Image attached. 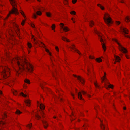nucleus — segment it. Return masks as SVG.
I'll return each instance as SVG.
<instances>
[{
  "label": "nucleus",
  "instance_id": "a19ab883",
  "mask_svg": "<svg viewBox=\"0 0 130 130\" xmlns=\"http://www.w3.org/2000/svg\"><path fill=\"white\" fill-rule=\"evenodd\" d=\"M89 58L91 59H94V57L93 56H89Z\"/></svg>",
  "mask_w": 130,
  "mask_h": 130
},
{
  "label": "nucleus",
  "instance_id": "5701e85b",
  "mask_svg": "<svg viewBox=\"0 0 130 130\" xmlns=\"http://www.w3.org/2000/svg\"><path fill=\"white\" fill-rule=\"evenodd\" d=\"M7 117V113H4L2 116L3 118H6Z\"/></svg>",
  "mask_w": 130,
  "mask_h": 130
},
{
  "label": "nucleus",
  "instance_id": "423d86ee",
  "mask_svg": "<svg viewBox=\"0 0 130 130\" xmlns=\"http://www.w3.org/2000/svg\"><path fill=\"white\" fill-rule=\"evenodd\" d=\"M104 20L105 22L108 26L112 23V22L111 18L108 14H105V17L104 18Z\"/></svg>",
  "mask_w": 130,
  "mask_h": 130
},
{
  "label": "nucleus",
  "instance_id": "49530a36",
  "mask_svg": "<svg viewBox=\"0 0 130 130\" xmlns=\"http://www.w3.org/2000/svg\"><path fill=\"white\" fill-rule=\"evenodd\" d=\"M55 49L57 51L59 52V49L58 47L56 46L55 47Z\"/></svg>",
  "mask_w": 130,
  "mask_h": 130
},
{
  "label": "nucleus",
  "instance_id": "473e14b6",
  "mask_svg": "<svg viewBox=\"0 0 130 130\" xmlns=\"http://www.w3.org/2000/svg\"><path fill=\"white\" fill-rule=\"evenodd\" d=\"M20 95L24 97H26L27 96L26 95L24 94L23 92H22L21 93Z\"/></svg>",
  "mask_w": 130,
  "mask_h": 130
},
{
  "label": "nucleus",
  "instance_id": "393cba45",
  "mask_svg": "<svg viewBox=\"0 0 130 130\" xmlns=\"http://www.w3.org/2000/svg\"><path fill=\"white\" fill-rule=\"evenodd\" d=\"M98 6L99 7L101 8V9L102 10H103L104 9V7L102 6H101V5L100 4H98Z\"/></svg>",
  "mask_w": 130,
  "mask_h": 130
},
{
  "label": "nucleus",
  "instance_id": "f8f14e48",
  "mask_svg": "<svg viewBox=\"0 0 130 130\" xmlns=\"http://www.w3.org/2000/svg\"><path fill=\"white\" fill-rule=\"evenodd\" d=\"M121 29L122 31L125 34H128L127 32H128V30L126 28L122 27L121 28Z\"/></svg>",
  "mask_w": 130,
  "mask_h": 130
},
{
  "label": "nucleus",
  "instance_id": "8fccbe9b",
  "mask_svg": "<svg viewBox=\"0 0 130 130\" xmlns=\"http://www.w3.org/2000/svg\"><path fill=\"white\" fill-rule=\"evenodd\" d=\"M43 84L42 83H41L40 85L41 87V88H43Z\"/></svg>",
  "mask_w": 130,
  "mask_h": 130
},
{
  "label": "nucleus",
  "instance_id": "e2e57ef3",
  "mask_svg": "<svg viewBox=\"0 0 130 130\" xmlns=\"http://www.w3.org/2000/svg\"><path fill=\"white\" fill-rule=\"evenodd\" d=\"M37 1L39 2H41V0H37Z\"/></svg>",
  "mask_w": 130,
  "mask_h": 130
},
{
  "label": "nucleus",
  "instance_id": "a878e982",
  "mask_svg": "<svg viewBox=\"0 0 130 130\" xmlns=\"http://www.w3.org/2000/svg\"><path fill=\"white\" fill-rule=\"evenodd\" d=\"M102 59L100 58H97L96 59V61L98 62H100L102 61Z\"/></svg>",
  "mask_w": 130,
  "mask_h": 130
},
{
  "label": "nucleus",
  "instance_id": "7c9ffc66",
  "mask_svg": "<svg viewBox=\"0 0 130 130\" xmlns=\"http://www.w3.org/2000/svg\"><path fill=\"white\" fill-rule=\"evenodd\" d=\"M52 29L53 30H54V32H55V30H54V29H55V25L54 24H53L52 25Z\"/></svg>",
  "mask_w": 130,
  "mask_h": 130
},
{
  "label": "nucleus",
  "instance_id": "13d9d810",
  "mask_svg": "<svg viewBox=\"0 0 130 130\" xmlns=\"http://www.w3.org/2000/svg\"><path fill=\"white\" fill-rule=\"evenodd\" d=\"M126 57L127 59H129V57H128V56L127 55H126Z\"/></svg>",
  "mask_w": 130,
  "mask_h": 130
},
{
  "label": "nucleus",
  "instance_id": "20e7f679",
  "mask_svg": "<svg viewBox=\"0 0 130 130\" xmlns=\"http://www.w3.org/2000/svg\"><path fill=\"white\" fill-rule=\"evenodd\" d=\"M94 31L98 35L100 39V41L101 42V44L102 45V48L104 50V51H105L106 49V47L105 46L104 43V40L103 39L104 37H102L101 35H100V32L95 29H94Z\"/></svg>",
  "mask_w": 130,
  "mask_h": 130
},
{
  "label": "nucleus",
  "instance_id": "9d476101",
  "mask_svg": "<svg viewBox=\"0 0 130 130\" xmlns=\"http://www.w3.org/2000/svg\"><path fill=\"white\" fill-rule=\"evenodd\" d=\"M74 76L75 77H77L80 82L82 84H84V79L82 78L81 77L79 76H77L76 75H74Z\"/></svg>",
  "mask_w": 130,
  "mask_h": 130
},
{
  "label": "nucleus",
  "instance_id": "37998d69",
  "mask_svg": "<svg viewBox=\"0 0 130 130\" xmlns=\"http://www.w3.org/2000/svg\"><path fill=\"white\" fill-rule=\"evenodd\" d=\"M5 124V123L4 122H3V121H1V122L0 121V124H3H3Z\"/></svg>",
  "mask_w": 130,
  "mask_h": 130
},
{
  "label": "nucleus",
  "instance_id": "b1692460",
  "mask_svg": "<svg viewBox=\"0 0 130 130\" xmlns=\"http://www.w3.org/2000/svg\"><path fill=\"white\" fill-rule=\"evenodd\" d=\"M82 94H83V95H85V94H86L89 97H90V96L88 94H87V93H86V92L83 91H82Z\"/></svg>",
  "mask_w": 130,
  "mask_h": 130
},
{
  "label": "nucleus",
  "instance_id": "338daca9",
  "mask_svg": "<svg viewBox=\"0 0 130 130\" xmlns=\"http://www.w3.org/2000/svg\"><path fill=\"white\" fill-rule=\"evenodd\" d=\"M62 100V99H61V98H60V100Z\"/></svg>",
  "mask_w": 130,
  "mask_h": 130
},
{
  "label": "nucleus",
  "instance_id": "2f4dec72",
  "mask_svg": "<svg viewBox=\"0 0 130 130\" xmlns=\"http://www.w3.org/2000/svg\"><path fill=\"white\" fill-rule=\"evenodd\" d=\"M13 94L15 95H16L17 94V91L16 90H14L13 91Z\"/></svg>",
  "mask_w": 130,
  "mask_h": 130
},
{
  "label": "nucleus",
  "instance_id": "79ce46f5",
  "mask_svg": "<svg viewBox=\"0 0 130 130\" xmlns=\"http://www.w3.org/2000/svg\"><path fill=\"white\" fill-rule=\"evenodd\" d=\"M77 1V0H73L72 2L74 4Z\"/></svg>",
  "mask_w": 130,
  "mask_h": 130
},
{
  "label": "nucleus",
  "instance_id": "39448f33",
  "mask_svg": "<svg viewBox=\"0 0 130 130\" xmlns=\"http://www.w3.org/2000/svg\"><path fill=\"white\" fill-rule=\"evenodd\" d=\"M34 36H32V38L33 39L32 41H33L34 43L35 44H38L39 45H42L41 47H43L44 48H45V45L42 42H40L38 40H37L33 38ZM45 49L47 53H48L49 55L50 56H51V53L49 52V50L46 48H45Z\"/></svg>",
  "mask_w": 130,
  "mask_h": 130
},
{
  "label": "nucleus",
  "instance_id": "3c124183",
  "mask_svg": "<svg viewBox=\"0 0 130 130\" xmlns=\"http://www.w3.org/2000/svg\"><path fill=\"white\" fill-rule=\"evenodd\" d=\"M60 25L62 26V28H63V26L64 25V24L63 23H60Z\"/></svg>",
  "mask_w": 130,
  "mask_h": 130
},
{
  "label": "nucleus",
  "instance_id": "a18cd8bd",
  "mask_svg": "<svg viewBox=\"0 0 130 130\" xmlns=\"http://www.w3.org/2000/svg\"><path fill=\"white\" fill-rule=\"evenodd\" d=\"M25 21L24 20H23V21L21 23V24L22 25H24V23L25 22Z\"/></svg>",
  "mask_w": 130,
  "mask_h": 130
},
{
  "label": "nucleus",
  "instance_id": "0e129e2a",
  "mask_svg": "<svg viewBox=\"0 0 130 130\" xmlns=\"http://www.w3.org/2000/svg\"><path fill=\"white\" fill-rule=\"evenodd\" d=\"M53 118H56V117H55V116H54V117H53Z\"/></svg>",
  "mask_w": 130,
  "mask_h": 130
},
{
  "label": "nucleus",
  "instance_id": "6ab92c4d",
  "mask_svg": "<svg viewBox=\"0 0 130 130\" xmlns=\"http://www.w3.org/2000/svg\"><path fill=\"white\" fill-rule=\"evenodd\" d=\"M100 126L101 128V129L102 130H105V126L102 123H101L100 124Z\"/></svg>",
  "mask_w": 130,
  "mask_h": 130
},
{
  "label": "nucleus",
  "instance_id": "7ed1b4c3",
  "mask_svg": "<svg viewBox=\"0 0 130 130\" xmlns=\"http://www.w3.org/2000/svg\"><path fill=\"white\" fill-rule=\"evenodd\" d=\"M0 69H2V72L1 73L4 78L6 79L9 76L10 69L9 68L6 67H0Z\"/></svg>",
  "mask_w": 130,
  "mask_h": 130
},
{
  "label": "nucleus",
  "instance_id": "ea45409f",
  "mask_svg": "<svg viewBox=\"0 0 130 130\" xmlns=\"http://www.w3.org/2000/svg\"><path fill=\"white\" fill-rule=\"evenodd\" d=\"M16 27H17V31H16V33H17V35L18 36V33H19V30L18 29V26H17V25L16 26Z\"/></svg>",
  "mask_w": 130,
  "mask_h": 130
},
{
  "label": "nucleus",
  "instance_id": "4468645a",
  "mask_svg": "<svg viewBox=\"0 0 130 130\" xmlns=\"http://www.w3.org/2000/svg\"><path fill=\"white\" fill-rule=\"evenodd\" d=\"M25 102L27 106H29L30 104V101L29 100H27L25 101Z\"/></svg>",
  "mask_w": 130,
  "mask_h": 130
},
{
  "label": "nucleus",
  "instance_id": "4c0bfd02",
  "mask_svg": "<svg viewBox=\"0 0 130 130\" xmlns=\"http://www.w3.org/2000/svg\"><path fill=\"white\" fill-rule=\"evenodd\" d=\"M20 13H21V14L24 17H25V15L24 14V13L22 11H21L20 12Z\"/></svg>",
  "mask_w": 130,
  "mask_h": 130
},
{
  "label": "nucleus",
  "instance_id": "f257e3e1",
  "mask_svg": "<svg viewBox=\"0 0 130 130\" xmlns=\"http://www.w3.org/2000/svg\"><path fill=\"white\" fill-rule=\"evenodd\" d=\"M10 60L12 63H15L18 67V70L17 73L19 74L23 71L31 72L33 70L32 66L29 63L25 57L22 60L19 57L12 58H11Z\"/></svg>",
  "mask_w": 130,
  "mask_h": 130
},
{
  "label": "nucleus",
  "instance_id": "2eb2a0df",
  "mask_svg": "<svg viewBox=\"0 0 130 130\" xmlns=\"http://www.w3.org/2000/svg\"><path fill=\"white\" fill-rule=\"evenodd\" d=\"M42 122L43 124L44 127L46 128L48 126L46 122L45 121H43Z\"/></svg>",
  "mask_w": 130,
  "mask_h": 130
},
{
  "label": "nucleus",
  "instance_id": "4d7b16f0",
  "mask_svg": "<svg viewBox=\"0 0 130 130\" xmlns=\"http://www.w3.org/2000/svg\"><path fill=\"white\" fill-rule=\"evenodd\" d=\"M71 19H72V20L73 22L74 23H75V21H74V20H73V18H72Z\"/></svg>",
  "mask_w": 130,
  "mask_h": 130
},
{
  "label": "nucleus",
  "instance_id": "052dcab7",
  "mask_svg": "<svg viewBox=\"0 0 130 130\" xmlns=\"http://www.w3.org/2000/svg\"><path fill=\"white\" fill-rule=\"evenodd\" d=\"M2 94V91H0V94Z\"/></svg>",
  "mask_w": 130,
  "mask_h": 130
},
{
  "label": "nucleus",
  "instance_id": "f704fd0d",
  "mask_svg": "<svg viewBox=\"0 0 130 130\" xmlns=\"http://www.w3.org/2000/svg\"><path fill=\"white\" fill-rule=\"evenodd\" d=\"M35 116L38 119H39L41 118V117L38 115H36Z\"/></svg>",
  "mask_w": 130,
  "mask_h": 130
},
{
  "label": "nucleus",
  "instance_id": "bf43d9fd",
  "mask_svg": "<svg viewBox=\"0 0 130 130\" xmlns=\"http://www.w3.org/2000/svg\"><path fill=\"white\" fill-rule=\"evenodd\" d=\"M126 108L125 107H124L123 108V109L124 110H125L126 109Z\"/></svg>",
  "mask_w": 130,
  "mask_h": 130
},
{
  "label": "nucleus",
  "instance_id": "c756f323",
  "mask_svg": "<svg viewBox=\"0 0 130 130\" xmlns=\"http://www.w3.org/2000/svg\"><path fill=\"white\" fill-rule=\"evenodd\" d=\"M46 15L48 17H50L51 16V14L50 12H46Z\"/></svg>",
  "mask_w": 130,
  "mask_h": 130
},
{
  "label": "nucleus",
  "instance_id": "864d4df0",
  "mask_svg": "<svg viewBox=\"0 0 130 130\" xmlns=\"http://www.w3.org/2000/svg\"><path fill=\"white\" fill-rule=\"evenodd\" d=\"M71 95L72 96H73V98L74 99L75 98H74V94H72V93H71Z\"/></svg>",
  "mask_w": 130,
  "mask_h": 130
},
{
  "label": "nucleus",
  "instance_id": "c9c22d12",
  "mask_svg": "<svg viewBox=\"0 0 130 130\" xmlns=\"http://www.w3.org/2000/svg\"><path fill=\"white\" fill-rule=\"evenodd\" d=\"M36 14L39 15H40L41 14V12L40 11H38L36 12Z\"/></svg>",
  "mask_w": 130,
  "mask_h": 130
},
{
  "label": "nucleus",
  "instance_id": "5fc2aeb1",
  "mask_svg": "<svg viewBox=\"0 0 130 130\" xmlns=\"http://www.w3.org/2000/svg\"><path fill=\"white\" fill-rule=\"evenodd\" d=\"M116 23L117 24L119 25L120 24V22L119 21H116Z\"/></svg>",
  "mask_w": 130,
  "mask_h": 130
},
{
  "label": "nucleus",
  "instance_id": "72a5a7b5",
  "mask_svg": "<svg viewBox=\"0 0 130 130\" xmlns=\"http://www.w3.org/2000/svg\"><path fill=\"white\" fill-rule=\"evenodd\" d=\"M25 83H28V84H30V81L29 80L27 79H26L25 80Z\"/></svg>",
  "mask_w": 130,
  "mask_h": 130
},
{
  "label": "nucleus",
  "instance_id": "aec40b11",
  "mask_svg": "<svg viewBox=\"0 0 130 130\" xmlns=\"http://www.w3.org/2000/svg\"><path fill=\"white\" fill-rule=\"evenodd\" d=\"M89 25L91 27H92L94 25V22L93 21H91L89 23Z\"/></svg>",
  "mask_w": 130,
  "mask_h": 130
},
{
  "label": "nucleus",
  "instance_id": "c03bdc74",
  "mask_svg": "<svg viewBox=\"0 0 130 130\" xmlns=\"http://www.w3.org/2000/svg\"><path fill=\"white\" fill-rule=\"evenodd\" d=\"M87 70L88 72H90V69L89 68L88 66L87 67Z\"/></svg>",
  "mask_w": 130,
  "mask_h": 130
},
{
  "label": "nucleus",
  "instance_id": "6e6d98bb",
  "mask_svg": "<svg viewBox=\"0 0 130 130\" xmlns=\"http://www.w3.org/2000/svg\"><path fill=\"white\" fill-rule=\"evenodd\" d=\"M65 1V2L64 3V4H66L67 3V0H64Z\"/></svg>",
  "mask_w": 130,
  "mask_h": 130
},
{
  "label": "nucleus",
  "instance_id": "e433bc0d",
  "mask_svg": "<svg viewBox=\"0 0 130 130\" xmlns=\"http://www.w3.org/2000/svg\"><path fill=\"white\" fill-rule=\"evenodd\" d=\"M94 83L95 86L96 88H99V85H98V84L97 83H96V82H94Z\"/></svg>",
  "mask_w": 130,
  "mask_h": 130
},
{
  "label": "nucleus",
  "instance_id": "de8ad7c7",
  "mask_svg": "<svg viewBox=\"0 0 130 130\" xmlns=\"http://www.w3.org/2000/svg\"><path fill=\"white\" fill-rule=\"evenodd\" d=\"M31 26L32 27L34 28H35V26L32 23L31 24Z\"/></svg>",
  "mask_w": 130,
  "mask_h": 130
},
{
  "label": "nucleus",
  "instance_id": "09e8293b",
  "mask_svg": "<svg viewBox=\"0 0 130 130\" xmlns=\"http://www.w3.org/2000/svg\"><path fill=\"white\" fill-rule=\"evenodd\" d=\"M33 17L34 18H36L37 17V16L36 14H33Z\"/></svg>",
  "mask_w": 130,
  "mask_h": 130
},
{
  "label": "nucleus",
  "instance_id": "ddd939ff",
  "mask_svg": "<svg viewBox=\"0 0 130 130\" xmlns=\"http://www.w3.org/2000/svg\"><path fill=\"white\" fill-rule=\"evenodd\" d=\"M114 57L115 58V60L117 62H119L120 61L121 59L120 57L119 56H116V55H115Z\"/></svg>",
  "mask_w": 130,
  "mask_h": 130
},
{
  "label": "nucleus",
  "instance_id": "774afa93",
  "mask_svg": "<svg viewBox=\"0 0 130 130\" xmlns=\"http://www.w3.org/2000/svg\"><path fill=\"white\" fill-rule=\"evenodd\" d=\"M37 103L39 104V102L38 101H37Z\"/></svg>",
  "mask_w": 130,
  "mask_h": 130
},
{
  "label": "nucleus",
  "instance_id": "58836bf2",
  "mask_svg": "<svg viewBox=\"0 0 130 130\" xmlns=\"http://www.w3.org/2000/svg\"><path fill=\"white\" fill-rule=\"evenodd\" d=\"M70 13L71 14H74L75 15L76 14L75 12L74 11H72L70 12Z\"/></svg>",
  "mask_w": 130,
  "mask_h": 130
},
{
  "label": "nucleus",
  "instance_id": "bb28decb",
  "mask_svg": "<svg viewBox=\"0 0 130 130\" xmlns=\"http://www.w3.org/2000/svg\"><path fill=\"white\" fill-rule=\"evenodd\" d=\"M28 46L29 48H30L32 47V45L31 43L28 42Z\"/></svg>",
  "mask_w": 130,
  "mask_h": 130
},
{
  "label": "nucleus",
  "instance_id": "603ef678",
  "mask_svg": "<svg viewBox=\"0 0 130 130\" xmlns=\"http://www.w3.org/2000/svg\"><path fill=\"white\" fill-rule=\"evenodd\" d=\"M124 35L125 37L128 38H130V37L129 36H128V35Z\"/></svg>",
  "mask_w": 130,
  "mask_h": 130
},
{
  "label": "nucleus",
  "instance_id": "cd10ccee",
  "mask_svg": "<svg viewBox=\"0 0 130 130\" xmlns=\"http://www.w3.org/2000/svg\"><path fill=\"white\" fill-rule=\"evenodd\" d=\"M22 113V112L20 111L19 110H17L16 111V113L17 114H20Z\"/></svg>",
  "mask_w": 130,
  "mask_h": 130
},
{
  "label": "nucleus",
  "instance_id": "f3484780",
  "mask_svg": "<svg viewBox=\"0 0 130 130\" xmlns=\"http://www.w3.org/2000/svg\"><path fill=\"white\" fill-rule=\"evenodd\" d=\"M78 98L79 99H83H83H82L81 92H78Z\"/></svg>",
  "mask_w": 130,
  "mask_h": 130
},
{
  "label": "nucleus",
  "instance_id": "9b49d317",
  "mask_svg": "<svg viewBox=\"0 0 130 130\" xmlns=\"http://www.w3.org/2000/svg\"><path fill=\"white\" fill-rule=\"evenodd\" d=\"M108 83L109 84V85H108L107 84H106L105 83V88L107 89H108V88H112L113 87V85L110 84L109 83V82H108Z\"/></svg>",
  "mask_w": 130,
  "mask_h": 130
},
{
  "label": "nucleus",
  "instance_id": "680f3d73",
  "mask_svg": "<svg viewBox=\"0 0 130 130\" xmlns=\"http://www.w3.org/2000/svg\"><path fill=\"white\" fill-rule=\"evenodd\" d=\"M120 2H121V3H124L123 1H120Z\"/></svg>",
  "mask_w": 130,
  "mask_h": 130
},
{
  "label": "nucleus",
  "instance_id": "c85d7f7f",
  "mask_svg": "<svg viewBox=\"0 0 130 130\" xmlns=\"http://www.w3.org/2000/svg\"><path fill=\"white\" fill-rule=\"evenodd\" d=\"M32 123H30V124H29L28 125H27V127H28V128H29V129H30L32 127Z\"/></svg>",
  "mask_w": 130,
  "mask_h": 130
},
{
  "label": "nucleus",
  "instance_id": "0eeeda50",
  "mask_svg": "<svg viewBox=\"0 0 130 130\" xmlns=\"http://www.w3.org/2000/svg\"><path fill=\"white\" fill-rule=\"evenodd\" d=\"M113 40L116 42L119 46V49L121 51H122L123 53H126L127 52V50L123 47L119 43H118L117 39H113Z\"/></svg>",
  "mask_w": 130,
  "mask_h": 130
},
{
  "label": "nucleus",
  "instance_id": "a211bd4d",
  "mask_svg": "<svg viewBox=\"0 0 130 130\" xmlns=\"http://www.w3.org/2000/svg\"><path fill=\"white\" fill-rule=\"evenodd\" d=\"M125 21L127 22H128L130 21V18L128 16L126 17L125 19Z\"/></svg>",
  "mask_w": 130,
  "mask_h": 130
},
{
  "label": "nucleus",
  "instance_id": "69168bd1",
  "mask_svg": "<svg viewBox=\"0 0 130 130\" xmlns=\"http://www.w3.org/2000/svg\"><path fill=\"white\" fill-rule=\"evenodd\" d=\"M123 54H120V56H121Z\"/></svg>",
  "mask_w": 130,
  "mask_h": 130
},
{
  "label": "nucleus",
  "instance_id": "1a4fd4ad",
  "mask_svg": "<svg viewBox=\"0 0 130 130\" xmlns=\"http://www.w3.org/2000/svg\"><path fill=\"white\" fill-rule=\"evenodd\" d=\"M71 46L72 47L70 46H68V48L72 49L74 50V51L77 52L79 55L81 54V53L79 52V51L75 48V46L74 45L72 44Z\"/></svg>",
  "mask_w": 130,
  "mask_h": 130
},
{
  "label": "nucleus",
  "instance_id": "dca6fc26",
  "mask_svg": "<svg viewBox=\"0 0 130 130\" xmlns=\"http://www.w3.org/2000/svg\"><path fill=\"white\" fill-rule=\"evenodd\" d=\"M62 40L64 41H66L67 42H70L69 40L68 39L66 38L65 37H62Z\"/></svg>",
  "mask_w": 130,
  "mask_h": 130
},
{
  "label": "nucleus",
  "instance_id": "4be33fe9",
  "mask_svg": "<svg viewBox=\"0 0 130 130\" xmlns=\"http://www.w3.org/2000/svg\"><path fill=\"white\" fill-rule=\"evenodd\" d=\"M104 74L105 76H103V79H102V82H103L104 80H105V81L107 80V79L105 77V76L106 75V73H105L104 72Z\"/></svg>",
  "mask_w": 130,
  "mask_h": 130
},
{
  "label": "nucleus",
  "instance_id": "6e6552de",
  "mask_svg": "<svg viewBox=\"0 0 130 130\" xmlns=\"http://www.w3.org/2000/svg\"><path fill=\"white\" fill-rule=\"evenodd\" d=\"M40 109L41 110H42L43 109H44L45 108V106L43 104H40ZM40 113L42 117H44V113L43 111L42 110L40 111Z\"/></svg>",
  "mask_w": 130,
  "mask_h": 130
},
{
  "label": "nucleus",
  "instance_id": "412c9836",
  "mask_svg": "<svg viewBox=\"0 0 130 130\" xmlns=\"http://www.w3.org/2000/svg\"><path fill=\"white\" fill-rule=\"evenodd\" d=\"M63 30L65 32L68 31L69 30L68 28L66 27H65L64 28L63 27Z\"/></svg>",
  "mask_w": 130,
  "mask_h": 130
},
{
  "label": "nucleus",
  "instance_id": "f03ea898",
  "mask_svg": "<svg viewBox=\"0 0 130 130\" xmlns=\"http://www.w3.org/2000/svg\"><path fill=\"white\" fill-rule=\"evenodd\" d=\"M9 1L13 8L11 11L9 12V14L6 18V19H7L8 17H9L11 14H19L18 9L16 8L17 5L15 1V0H9Z\"/></svg>",
  "mask_w": 130,
  "mask_h": 130
}]
</instances>
